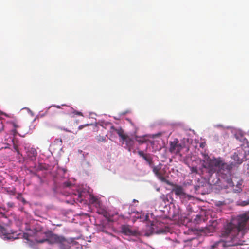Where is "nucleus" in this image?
I'll use <instances>...</instances> for the list:
<instances>
[{"instance_id": "1", "label": "nucleus", "mask_w": 249, "mask_h": 249, "mask_svg": "<svg viewBox=\"0 0 249 249\" xmlns=\"http://www.w3.org/2000/svg\"><path fill=\"white\" fill-rule=\"evenodd\" d=\"M249 229V216L242 214L232 219L227 223L221 231V236L229 238L230 240H220L211 246L212 249H223L225 248L241 245L245 242L243 240L246 231Z\"/></svg>"}, {"instance_id": "2", "label": "nucleus", "mask_w": 249, "mask_h": 249, "mask_svg": "<svg viewBox=\"0 0 249 249\" xmlns=\"http://www.w3.org/2000/svg\"><path fill=\"white\" fill-rule=\"evenodd\" d=\"M235 161L234 163H228L221 158H208L203 166L206 168L210 175L216 173L219 178L224 180L229 187H233L234 183L231 178L232 171L236 164H241L244 158L243 151L238 150L231 157Z\"/></svg>"}, {"instance_id": "3", "label": "nucleus", "mask_w": 249, "mask_h": 249, "mask_svg": "<svg viewBox=\"0 0 249 249\" xmlns=\"http://www.w3.org/2000/svg\"><path fill=\"white\" fill-rule=\"evenodd\" d=\"M43 234L45 235V238L42 239H36V241L37 243H42L47 241L51 244H53L55 243H60L62 241V237L53 234L51 231H47L44 232Z\"/></svg>"}, {"instance_id": "4", "label": "nucleus", "mask_w": 249, "mask_h": 249, "mask_svg": "<svg viewBox=\"0 0 249 249\" xmlns=\"http://www.w3.org/2000/svg\"><path fill=\"white\" fill-rule=\"evenodd\" d=\"M8 217L4 213H1V216H0V234H2L4 239L8 240L16 239L18 237L15 236L14 234H10L6 233V230L3 226L7 224Z\"/></svg>"}, {"instance_id": "5", "label": "nucleus", "mask_w": 249, "mask_h": 249, "mask_svg": "<svg viewBox=\"0 0 249 249\" xmlns=\"http://www.w3.org/2000/svg\"><path fill=\"white\" fill-rule=\"evenodd\" d=\"M42 231V226L39 224H36L32 229H27L26 232L23 233V237L25 239L29 240V237L37 235L41 233Z\"/></svg>"}, {"instance_id": "6", "label": "nucleus", "mask_w": 249, "mask_h": 249, "mask_svg": "<svg viewBox=\"0 0 249 249\" xmlns=\"http://www.w3.org/2000/svg\"><path fill=\"white\" fill-rule=\"evenodd\" d=\"M169 145V151L170 153L181 156L180 152L183 147L178 139H175L173 141L170 142Z\"/></svg>"}, {"instance_id": "7", "label": "nucleus", "mask_w": 249, "mask_h": 249, "mask_svg": "<svg viewBox=\"0 0 249 249\" xmlns=\"http://www.w3.org/2000/svg\"><path fill=\"white\" fill-rule=\"evenodd\" d=\"M152 168V171L153 173L155 174L156 176L162 182H165L167 184L169 185H172L173 183L170 182L168 180H167L164 177L163 174L160 171L161 168L159 166H153V164L152 165V167H150Z\"/></svg>"}, {"instance_id": "8", "label": "nucleus", "mask_w": 249, "mask_h": 249, "mask_svg": "<svg viewBox=\"0 0 249 249\" xmlns=\"http://www.w3.org/2000/svg\"><path fill=\"white\" fill-rule=\"evenodd\" d=\"M121 231L123 234L128 236H135L138 233L137 230L133 229L131 226L128 225H122Z\"/></svg>"}, {"instance_id": "9", "label": "nucleus", "mask_w": 249, "mask_h": 249, "mask_svg": "<svg viewBox=\"0 0 249 249\" xmlns=\"http://www.w3.org/2000/svg\"><path fill=\"white\" fill-rule=\"evenodd\" d=\"M138 154L145 160L150 167H152L153 165V158L149 153H144L143 151L140 150L137 152Z\"/></svg>"}, {"instance_id": "10", "label": "nucleus", "mask_w": 249, "mask_h": 249, "mask_svg": "<svg viewBox=\"0 0 249 249\" xmlns=\"http://www.w3.org/2000/svg\"><path fill=\"white\" fill-rule=\"evenodd\" d=\"M172 186H174V188L172 190V192L174 193L176 195L179 196L180 197L185 196V193L181 186L174 184L173 183Z\"/></svg>"}, {"instance_id": "11", "label": "nucleus", "mask_w": 249, "mask_h": 249, "mask_svg": "<svg viewBox=\"0 0 249 249\" xmlns=\"http://www.w3.org/2000/svg\"><path fill=\"white\" fill-rule=\"evenodd\" d=\"M110 129L112 130L111 132L112 133L114 132H116L123 141H126L127 139L129 138L127 135L124 134V131L121 127L116 128L114 126H111Z\"/></svg>"}, {"instance_id": "12", "label": "nucleus", "mask_w": 249, "mask_h": 249, "mask_svg": "<svg viewBox=\"0 0 249 249\" xmlns=\"http://www.w3.org/2000/svg\"><path fill=\"white\" fill-rule=\"evenodd\" d=\"M200 231L206 235H209L215 231V228L213 225H209L204 229H201Z\"/></svg>"}, {"instance_id": "13", "label": "nucleus", "mask_w": 249, "mask_h": 249, "mask_svg": "<svg viewBox=\"0 0 249 249\" xmlns=\"http://www.w3.org/2000/svg\"><path fill=\"white\" fill-rule=\"evenodd\" d=\"M36 155L37 151L35 148H31L28 152V156L32 160H34Z\"/></svg>"}, {"instance_id": "14", "label": "nucleus", "mask_w": 249, "mask_h": 249, "mask_svg": "<svg viewBox=\"0 0 249 249\" xmlns=\"http://www.w3.org/2000/svg\"><path fill=\"white\" fill-rule=\"evenodd\" d=\"M242 183H243V180L242 179H240L239 180L237 184H236V188L237 189H234V192L235 193H240L241 191H242Z\"/></svg>"}, {"instance_id": "15", "label": "nucleus", "mask_w": 249, "mask_h": 249, "mask_svg": "<svg viewBox=\"0 0 249 249\" xmlns=\"http://www.w3.org/2000/svg\"><path fill=\"white\" fill-rule=\"evenodd\" d=\"M72 242L68 243L67 241L63 237V249H71V246L73 245Z\"/></svg>"}, {"instance_id": "16", "label": "nucleus", "mask_w": 249, "mask_h": 249, "mask_svg": "<svg viewBox=\"0 0 249 249\" xmlns=\"http://www.w3.org/2000/svg\"><path fill=\"white\" fill-rule=\"evenodd\" d=\"M193 220L196 224H198L202 221V216L200 215L197 214L196 216Z\"/></svg>"}, {"instance_id": "17", "label": "nucleus", "mask_w": 249, "mask_h": 249, "mask_svg": "<svg viewBox=\"0 0 249 249\" xmlns=\"http://www.w3.org/2000/svg\"><path fill=\"white\" fill-rule=\"evenodd\" d=\"M96 139L98 142H105L106 141V137L103 136L99 135Z\"/></svg>"}, {"instance_id": "18", "label": "nucleus", "mask_w": 249, "mask_h": 249, "mask_svg": "<svg viewBox=\"0 0 249 249\" xmlns=\"http://www.w3.org/2000/svg\"><path fill=\"white\" fill-rule=\"evenodd\" d=\"M190 170L192 173L198 174L197 168L196 166L191 167Z\"/></svg>"}, {"instance_id": "19", "label": "nucleus", "mask_w": 249, "mask_h": 249, "mask_svg": "<svg viewBox=\"0 0 249 249\" xmlns=\"http://www.w3.org/2000/svg\"><path fill=\"white\" fill-rule=\"evenodd\" d=\"M72 183L70 181L63 182V188L64 187H70L72 186Z\"/></svg>"}, {"instance_id": "20", "label": "nucleus", "mask_w": 249, "mask_h": 249, "mask_svg": "<svg viewBox=\"0 0 249 249\" xmlns=\"http://www.w3.org/2000/svg\"><path fill=\"white\" fill-rule=\"evenodd\" d=\"M248 204H249V200H248V201H242L240 205L242 206H246V205H247Z\"/></svg>"}, {"instance_id": "21", "label": "nucleus", "mask_w": 249, "mask_h": 249, "mask_svg": "<svg viewBox=\"0 0 249 249\" xmlns=\"http://www.w3.org/2000/svg\"><path fill=\"white\" fill-rule=\"evenodd\" d=\"M160 198L163 201H164L165 202V200L168 201V199H167V197L164 195H162V196H161Z\"/></svg>"}, {"instance_id": "22", "label": "nucleus", "mask_w": 249, "mask_h": 249, "mask_svg": "<svg viewBox=\"0 0 249 249\" xmlns=\"http://www.w3.org/2000/svg\"><path fill=\"white\" fill-rule=\"evenodd\" d=\"M7 204L9 208H13L14 206V203L12 202H9Z\"/></svg>"}, {"instance_id": "23", "label": "nucleus", "mask_w": 249, "mask_h": 249, "mask_svg": "<svg viewBox=\"0 0 249 249\" xmlns=\"http://www.w3.org/2000/svg\"><path fill=\"white\" fill-rule=\"evenodd\" d=\"M73 113H74V115L83 116V115H82L81 112L77 111H76L75 110H74Z\"/></svg>"}, {"instance_id": "24", "label": "nucleus", "mask_w": 249, "mask_h": 249, "mask_svg": "<svg viewBox=\"0 0 249 249\" xmlns=\"http://www.w3.org/2000/svg\"><path fill=\"white\" fill-rule=\"evenodd\" d=\"M89 125V124H85V125H80V126H79L78 128H79V129L81 130V129H82L83 128H84V127L85 126H88V125Z\"/></svg>"}, {"instance_id": "25", "label": "nucleus", "mask_w": 249, "mask_h": 249, "mask_svg": "<svg viewBox=\"0 0 249 249\" xmlns=\"http://www.w3.org/2000/svg\"><path fill=\"white\" fill-rule=\"evenodd\" d=\"M28 112L32 116H34V114L33 113L32 110H28Z\"/></svg>"}, {"instance_id": "26", "label": "nucleus", "mask_w": 249, "mask_h": 249, "mask_svg": "<svg viewBox=\"0 0 249 249\" xmlns=\"http://www.w3.org/2000/svg\"><path fill=\"white\" fill-rule=\"evenodd\" d=\"M97 199L94 197H92L91 198V201L92 203L95 202L97 201Z\"/></svg>"}, {"instance_id": "27", "label": "nucleus", "mask_w": 249, "mask_h": 249, "mask_svg": "<svg viewBox=\"0 0 249 249\" xmlns=\"http://www.w3.org/2000/svg\"><path fill=\"white\" fill-rule=\"evenodd\" d=\"M1 210H2L3 211L6 212L8 211V210H7L5 207H2V208L1 209Z\"/></svg>"}, {"instance_id": "28", "label": "nucleus", "mask_w": 249, "mask_h": 249, "mask_svg": "<svg viewBox=\"0 0 249 249\" xmlns=\"http://www.w3.org/2000/svg\"><path fill=\"white\" fill-rule=\"evenodd\" d=\"M138 142L140 143H143L144 141H141V140H138Z\"/></svg>"}, {"instance_id": "29", "label": "nucleus", "mask_w": 249, "mask_h": 249, "mask_svg": "<svg viewBox=\"0 0 249 249\" xmlns=\"http://www.w3.org/2000/svg\"><path fill=\"white\" fill-rule=\"evenodd\" d=\"M15 150H16L17 151H18V147H15Z\"/></svg>"}, {"instance_id": "30", "label": "nucleus", "mask_w": 249, "mask_h": 249, "mask_svg": "<svg viewBox=\"0 0 249 249\" xmlns=\"http://www.w3.org/2000/svg\"><path fill=\"white\" fill-rule=\"evenodd\" d=\"M66 170H65L64 169H63V174H64L66 172Z\"/></svg>"}, {"instance_id": "31", "label": "nucleus", "mask_w": 249, "mask_h": 249, "mask_svg": "<svg viewBox=\"0 0 249 249\" xmlns=\"http://www.w3.org/2000/svg\"><path fill=\"white\" fill-rule=\"evenodd\" d=\"M133 201L134 202H138V201H137V200H136V199H133Z\"/></svg>"}]
</instances>
